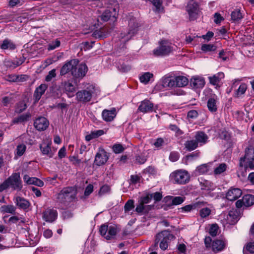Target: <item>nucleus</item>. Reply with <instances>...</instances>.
I'll use <instances>...</instances> for the list:
<instances>
[{"instance_id": "338daca9", "label": "nucleus", "mask_w": 254, "mask_h": 254, "mask_svg": "<svg viewBox=\"0 0 254 254\" xmlns=\"http://www.w3.org/2000/svg\"><path fill=\"white\" fill-rule=\"evenodd\" d=\"M165 143L164 140L163 138L159 137L157 138L155 141L154 142L153 145L156 148H161L162 146L164 145Z\"/></svg>"}, {"instance_id": "37998d69", "label": "nucleus", "mask_w": 254, "mask_h": 254, "mask_svg": "<svg viewBox=\"0 0 254 254\" xmlns=\"http://www.w3.org/2000/svg\"><path fill=\"white\" fill-rule=\"evenodd\" d=\"M27 181L29 185H34L40 187H43L44 184L42 181L35 177H31V179H29Z\"/></svg>"}, {"instance_id": "09e8293b", "label": "nucleus", "mask_w": 254, "mask_h": 254, "mask_svg": "<svg viewBox=\"0 0 254 254\" xmlns=\"http://www.w3.org/2000/svg\"><path fill=\"white\" fill-rule=\"evenodd\" d=\"M118 68L122 72H127L129 71L131 67L128 64H126L124 63H121L120 61L119 62V63L117 64Z\"/></svg>"}, {"instance_id": "8fccbe9b", "label": "nucleus", "mask_w": 254, "mask_h": 254, "mask_svg": "<svg viewBox=\"0 0 254 254\" xmlns=\"http://www.w3.org/2000/svg\"><path fill=\"white\" fill-rule=\"evenodd\" d=\"M143 173L148 174L149 175L154 176L156 174L157 171L154 166H149L143 170Z\"/></svg>"}, {"instance_id": "7ed1b4c3", "label": "nucleus", "mask_w": 254, "mask_h": 254, "mask_svg": "<svg viewBox=\"0 0 254 254\" xmlns=\"http://www.w3.org/2000/svg\"><path fill=\"white\" fill-rule=\"evenodd\" d=\"M170 179L174 183L184 185L190 181V176L187 171L181 170L172 172L170 175Z\"/></svg>"}, {"instance_id": "f03ea898", "label": "nucleus", "mask_w": 254, "mask_h": 254, "mask_svg": "<svg viewBox=\"0 0 254 254\" xmlns=\"http://www.w3.org/2000/svg\"><path fill=\"white\" fill-rule=\"evenodd\" d=\"M77 190L74 187H66L58 193L57 198L62 203L70 202L75 198Z\"/></svg>"}, {"instance_id": "6ab92c4d", "label": "nucleus", "mask_w": 254, "mask_h": 254, "mask_svg": "<svg viewBox=\"0 0 254 254\" xmlns=\"http://www.w3.org/2000/svg\"><path fill=\"white\" fill-rule=\"evenodd\" d=\"M116 11L115 8H111L106 9L101 16V19L103 21H107L111 18L112 20L116 19Z\"/></svg>"}, {"instance_id": "423d86ee", "label": "nucleus", "mask_w": 254, "mask_h": 254, "mask_svg": "<svg viewBox=\"0 0 254 254\" xmlns=\"http://www.w3.org/2000/svg\"><path fill=\"white\" fill-rule=\"evenodd\" d=\"M172 51L171 44L167 40H161L159 46L153 51V53L157 56H163L168 55Z\"/></svg>"}, {"instance_id": "79ce46f5", "label": "nucleus", "mask_w": 254, "mask_h": 254, "mask_svg": "<svg viewBox=\"0 0 254 254\" xmlns=\"http://www.w3.org/2000/svg\"><path fill=\"white\" fill-rule=\"evenodd\" d=\"M117 228L115 226H110L109 227L107 235L105 236L107 240H110L117 234Z\"/></svg>"}, {"instance_id": "4c0bfd02", "label": "nucleus", "mask_w": 254, "mask_h": 254, "mask_svg": "<svg viewBox=\"0 0 254 254\" xmlns=\"http://www.w3.org/2000/svg\"><path fill=\"white\" fill-rule=\"evenodd\" d=\"M153 76V74L149 72L144 73L139 77L140 81L145 84H147L150 79Z\"/></svg>"}, {"instance_id": "20e7f679", "label": "nucleus", "mask_w": 254, "mask_h": 254, "mask_svg": "<svg viewBox=\"0 0 254 254\" xmlns=\"http://www.w3.org/2000/svg\"><path fill=\"white\" fill-rule=\"evenodd\" d=\"M156 235L157 237V241L159 240L160 243L159 247L163 251L167 249L170 242L175 238L174 235L169 230H163Z\"/></svg>"}, {"instance_id": "de8ad7c7", "label": "nucleus", "mask_w": 254, "mask_h": 254, "mask_svg": "<svg viewBox=\"0 0 254 254\" xmlns=\"http://www.w3.org/2000/svg\"><path fill=\"white\" fill-rule=\"evenodd\" d=\"M227 168V165L225 163L220 164L214 170L215 175H219L225 172Z\"/></svg>"}, {"instance_id": "cd10ccee", "label": "nucleus", "mask_w": 254, "mask_h": 254, "mask_svg": "<svg viewBox=\"0 0 254 254\" xmlns=\"http://www.w3.org/2000/svg\"><path fill=\"white\" fill-rule=\"evenodd\" d=\"M161 82L164 88L175 87V77L165 75L162 78Z\"/></svg>"}, {"instance_id": "bb28decb", "label": "nucleus", "mask_w": 254, "mask_h": 254, "mask_svg": "<svg viewBox=\"0 0 254 254\" xmlns=\"http://www.w3.org/2000/svg\"><path fill=\"white\" fill-rule=\"evenodd\" d=\"M194 138L197 144L201 146L206 143L208 137L204 132L198 131L196 132Z\"/></svg>"}, {"instance_id": "39448f33", "label": "nucleus", "mask_w": 254, "mask_h": 254, "mask_svg": "<svg viewBox=\"0 0 254 254\" xmlns=\"http://www.w3.org/2000/svg\"><path fill=\"white\" fill-rule=\"evenodd\" d=\"M129 30L127 34L121 33L120 38L121 42L123 43V48L125 46V43L128 41L132 36L136 33L138 30V23L135 21V19H130L128 22Z\"/></svg>"}, {"instance_id": "b1692460", "label": "nucleus", "mask_w": 254, "mask_h": 254, "mask_svg": "<svg viewBox=\"0 0 254 254\" xmlns=\"http://www.w3.org/2000/svg\"><path fill=\"white\" fill-rule=\"evenodd\" d=\"M0 48L3 50L12 51L16 48L15 44L10 39L6 38L0 42Z\"/></svg>"}, {"instance_id": "0eeeda50", "label": "nucleus", "mask_w": 254, "mask_h": 254, "mask_svg": "<svg viewBox=\"0 0 254 254\" xmlns=\"http://www.w3.org/2000/svg\"><path fill=\"white\" fill-rule=\"evenodd\" d=\"M6 180L9 187L13 190L20 191L22 189L23 186L19 173H13Z\"/></svg>"}, {"instance_id": "a211bd4d", "label": "nucleus", "mask_w": 254, "mask_h": 254, "mask_svg": "<svg viewBox=\"0 0 254 254\" xmlns=\"http://www.w3.org/2000/svg\"><path fill=\"white\" fill-rule=\"evenodd\" d=\"M153 104L149 100L145 99L142 101L138 107V110L143 113L152 112Z\"/></svg>"}, {"instance_id": "774afa93", "label": "nucleus", "mask_w": 254, "mask_h": 254, "mask_svg": "<svg viewBox=\"0 0 254 254\" xmlns=\"http://www.w3.org/2000/svg\"><path fill=\"white\" fill-rule=\"evenodd\" d=\"M109 227L106 224H103L101 226L99 232L100 234L105 238V236L107 235V233L108 231Z\"/></svg>"}, {"instance_id": "412c9836", "label": "nucleus", "mask_w": 254, "mask_h": 254, "mask_svg": "<svg viewBox=\"0 0 254 254\" xmlns=\"http://www.w3.org/2000/svg\"><path fill=\"white\" fill-rule=\"evenodd\" d=\"M48 88V85L46 84H42L39 86L37 87L34 93V102L36 103L41 98V96L44 94L45 91Z\"/></svg>"}, {"instance_id": "c9c22d12", "label": "nucleus", "mask_w": 254, "mask_h": 254, "mask_svg": "<svg viewBox=\"0 0 254 254\" xmlns=\"http://www.w3.org/2000/svg\"><path fill=\"white\" fill-rule=\"evenodd\" d=\"M150 1L155 7V11L158 12H163L162 6L163 0H145Z\"/></svg>"}, {"instance_id": "603ef678", "label": "nucleus", "mask_w": 254, "mask_h": 254, "mask_svg": "<svg viewBox=\"0 0 254 254\" xmlns=\"http://www.w3.org/2000/svg\"><path fill=\"white\" fill-rule=\"evenodd\" d=\"M134 207V201L132 199H129L125 203L124 206V209L125 212H127L130 211Z\"/></svg>"}, {"instance_id": "473e14b6", "label": "nucleus", "mask_w": 254, "mask_h": 254, "mask_svg": "<svg viewBox=\"0 0 254 254\" xmlns=\"http://www.w3.org/2000/svg\"><path fill=\"white\" fill-rule=\"evenodd\" d=\"M217 100L213 98H210L207 102V106L208 110L213 113L217 111V107L216 105Z\"/></svg>"}, {"instance_id": "9b49d317", "label": "nucleus", "mask_w": 254, "mask_h": 254, "mask_svg": "<svg viewBox=\"0 0 254 254\" xmlns=\"http://www.w3.org/2000/svg\"><path fill=\"white\" fill-rule=\"evenodd\" d=\"M78 63L79 61L77 59H72L66 62L61 68L60 75H64L69 71H71L72 74V70L74 69V67L77 66Z\"/></svg>"}, {"instance_id": "e2e57ef3", "label": "nucleus", "mask_w": 254, "mask_h": 254, "mask_svg": "<svg viewBox=\"0 0 254 254\" xmlns=\"http://www.w3.org/2000/svg\"><path fill=\"white\" fill-rule=\"evenodd\" d=\"M110 190V186L107 185H104L100 188L98 194L99 195H102L109 192Z\"/></svg>"}, {"instance_id": "c03bdc74", "label": "nucleus", "mask_w": 254, "mask_h": 254, "mask_svg": "<svg viewBox=\"0 0 254 254\" xmlns=\"http://www.w3.org/2000/svg\"><path fill=\"white\" fill-rule=\"evenodd\" d=\"M64 88L68 97H72V95H70L69 94L75 91V87L71 83L65 82L64 84Z\"/></svg>"}, {"instance_id": "9d476101", "label": "nucleus", "mask_w": 254, "mask_h": 254, "mask_svg": "<svg viewBox=\"0 0 254 254\" xmlns=\"http://www.w3.org/2000/svg\"><path fill=\"white\" fill-rule=\"evenodd\" d=\"M109 159L107 152L102 147L98 148V151L95 155L94 163L97 166L105 164Z\"/></svg>"}, {"instance_id": "a18cd8bd", "label": "nucleus", "mask_w": 254, "mask_h": 254, "mask_svg": "<svg viewBox=\"0 0 254 254\" xmlns=\"http://www.w3.org/2000/svg\"><path fill=\"white\" fill-rule=\"evenodd\" d=\"M201 50L204 52L215 51L216 50V46L214 44H203L201 46Z\"/></svg>"}, {"instance_id": "393cba45", "label": "nucleus", "mask_w": 254, "mask_h": 254, "mask_svg": "<svg viewBox=\"0 0 254 254\" xmlns=\"http://www.w3.org/2000/svg\"><path fill=\"white\" fill-rule=\"evenodd\" d=\"M226 245L225 241L222 240H215L212 243L211 247L212 251L215 253H218L223 251Z\"/></svg>"}, {"instance_id": "f3484780", "label": "nucleus", "mask_w": 254, "mask_h": 254, "mask_svg": "<svg viewBox=\"0 0 254 254\" xmlns=\"http://www.w3.org/2000/svg\"><path fill=\"white\" fill-rule=\"evenodd\" d=\"M185 199V197L182 196H173L168 195L165 196L163 199V202H171V205H177L182 204Z\"/></svg>"}, {"instance_id": "0e129e2a", "label": "nucleus", "mask_w": 254, "mask_h": 254, "mask_svg": "<svg viewBox=\"0 0 254 254\" xmlns=\"http://www.w3.org/2000/svg\"><path fill=\"white\" fill-rule=\"evenodd\" d=\"M60 41L58 40H56L48 45L47 49L48 51L54 50L57 47H59L60 46Z\"/></svg>"}, {"instance_id": "bf43d9fd", "label": "nucleus", "mask_w": 254, "mask_h": 254, "mask_svg": "<svg viewBox=\"0 0 254 254\" xmlns=\"http://www.w3.org/2000/svg\"><path fill=\"white\" fill-rule=\"evenodd\" d=\"M56 71V69H53L50 70L45 77V81L47 82H50L52 80L53 78L55 77L57 75Z\"/></svg>"}, {"instance_id": "2eb2a0df", "label": "nucleus", "mask_w": 254, "mask_h": 254, "mask_svg": "<svg viewBox=\"0 0 254 254\" xmlns=\"http://www.w3.org/2000/svg\"><path fill=\"white\" fill-rule=\"evenodd\" d=\"M242 190L238 188H231L226 193V198L230 201H234L239 198L242 195Z\"/></svg>"}, {"instance_id": "680f3d73", "label": "nucleus", "mask_w": 254, "mask_h": 254, "mask_svg": "<svg viewBox=\"0 0 254 254\" xmlns=\"http://www.w3.org/2000/svg\"><path fill=\"white\" fill-rule=\"evenodd\" d=\"M153 198L152 193H148L144 196L141 197L140 201L144 204L149 203L152 198Z\"/></svg>"}, {"instance_id": "a878e982", "label": "nucleus", "mask_w": 254, "mask_h": 254, "mask_svg": "<svg viewBox=\"0 0 254 254\" xmlns=\"http://www.w3.org/2000/svg\"><path fill=\"white\" fill-rule=\"evenodd\" d=\"M40 149L43 155H46L49 158H52L54 156V152L51 148V143L43 142L39 146Z\"/></svg>"}, {"instance_id": "6e6d98bb", "label": "nucleus", "mask_w": 254, "mask_h": 254, "mask_svg": "<svg viewBox=\"0 0 254 254\" xmlns=\"http://www.w3.org/2000/svg\"><path fill=\"white\" fill-rule=\"evenodd\" d=\"M13 98L11 96L3 97L1 99V103L4 106L7 107L12 104Z\"/></svg>"}, {"instance_id": "864d4df0", "label": "nucleus", "mask_w": 254, "mask_h": 254, "mask_svg": "<svg viewBox=\"0 0 254 254\" xmlns=\"http://www.w3.org/2000/svg\"><path fill=\"white\" fill-rule=\"evenodd\" d=\"M247 85L245 83H242L236 91V97H238L240 95L244 94L245 93Z\"/></svg>"}, {"instance_id": "052dcab7", "label": "nucleus", "mask_w": 254, "mask_h": 254, "mask_svg": "<svg viewBox=\"0 0 254 254\" xmlns=\"http://www.w3.org/2000/svg\"><path fill=\"white\" fill-rule=\"evenodd\" d=\"M147 160V158L143 155H136L135 162L139 164H143Z\"/></svg>"}, {"instance_id": "13d9d810", "label": "nucleus", "mask_w": 254, "mask_h": 254, "mask_svg": "<svg viewBox=\"0 0 254 254\" xmlns=\"http://www.w3.org/2000/svg\"><path fill=\"white\" fill-rule=\"evenodd\" d=\"M26 146L25 145L22 144H19L16 147V154L18 156H22L25 151Z\"/></svg>"}, {"instance_id": "49530a36", "label": "nucleus", "mask_w": 254, "mask_h": 254, "mask_svg": "<svg viewBox=\"0 0 254 254\" xmlns=\"http://www.w3.org/2000/svg\"><path fill=\"white\" fill-rule=\"evenodd\" d=\"M244 254L254 253V242L248 243L243 249Z\"/></svg>"}, {"instance_id": "5701e85b", "label": "nucleus", "mask_w": 254, "mask_h": 254, "mask_svg": "<svg viewBox=\"0 0 254 254\" xmlns=\"http://www.w3.org/2000/svg\"><path fill=\"white\" fill-rule=\"evenodd\" d=\"M204 79L202 77H193L190 79V84L192 88H202L205 85Z\"/></svg>"}, {"instance_id": "4468645a", "label": "nucleus", "mask_w": 254, "mask_h": 254, "mask_svg": "<svg viewBox=\"0 0 254 254\" xmlns=\"http://www.w3.org/2000/svg\"><path fill=\"white\" fill-rule=\"evenodd\" d=\"M49 125L48 120L43 117H40L37 118L34 123V126L39 131H42L46 129Z\"/></svg>"}, {"instance_id": "e433bc0d", "label": "nucleus", "mask_w": 254, "mask_h": 254, "mask_svg": "<svg viewBox=\"0 0 254 254\" xmlns=\"http://www.w3.org/2000/svg\"><path fill=\"white\" fill-rule=\"evenodd\" d=\"M185 147L188 151H192L196 149L198 144L195 139L188 140L185 143Z\"/></svg>"}, {"instance_id": "c85d7f7f", "label": "nucleus", "mask_w": 254, "mask_h": 254, "mask_svg": "<svg viewBox=\"0 0 254 254\" xmlns=\"http://www.w3.org/2000/svg\"><path fill=\"white\" fill-rule=\"evenodd\" d=\"M14 202L17 206L23 210L28 209L30 205V202L27 200L20 196H17L15 198Z\"/></svg>"}, {"instance_id": "5fc2aeb1", "label": "nucleus", "mask_w": 254, "mask_h": 254, "mask_svg": "<svg viewBox=\"0 0 254 254\" xmlns=\"http://www.w3.org/2000/svg\"><path fill=\"white\" fill-rule=\"evenodd\" d=\"M211 213V210L208 207L201 208L199 211V215L202 218H206Z\"/></svg>"}, {"instance_id": "f257e3e1", "label": "nucleus", "mask_w": 254, "mask_h": 254, "mask_svg": "<svg viewBox=\"0 0 254 254\" xmlns=\"http://www.w3.org/2000/svg\"><path fill=\"white\" fill-rule=\"evenodd\" d=\"M245 155L241 157L239 160V164L237 174L238 177L241 175L245 177L247 174V170L248 168L253 169L254 168V147L250 146L246 148L245 151Z\"/></svg>"}, {"instance_id": "a19ab883", "label": "nucleus", "mask_w": 254, "mask_h": 254, "mask_svg": "<svg viewBox=\"0 0 254 254\" xmlns=\"http://www.w3.org/2000/svg\"><path fill=\"white\" fill-rule=\"evenodd\" d=\"M201 189L206 190H213L215 188V186L213 183L209 181H204L203 182L201 183Z\"/></svg>"}, {"instance_id": "72a5a7b5", "label": "nucleus", "mask_w": 254, "mask_h": 254, "mask_svg": "<svg viewBox=\"0 0 254 254\" xmlns=\"http://www.w3.org/2000/svg\"><path fill=\"white\" fill-rule=\"evenodd\" d=\"M16 208L13 205H3L0 208V210L2 213H8L12 214H15Z\"/></svg>"}, {"instance_id": "58836bf2", "label": "nucleus", "mask_w": 254, "mask_h": 254, "mask_svg": "<svg viewBox=\"0 0 254 254\" xmlns=\"http://www.w3.org/2000/svg\"><path fill=\"white\" fill-rule=\"evenodd\" d=\"M209 171V167L207 164H203L198 166L195 170L196 175H200L207 173Z\"/></svg>"}, {"instance_id": "2f4dec72", "label": "nucleus", "mask_w": 254, "mask_h": 254, "mask_svg": "<svg viewBox=\"0 0 254 254\" xmlns=\"http://www.w3.org/2000/svg\"><path fill=\"white\" fill-rule=\"evenodd\" d=\"M224 77V74L222 72L214 74L213 76L209 77L210 83L214 85H218L221 79Z\"/></svg>"}, {"instance_id": "ddd939ff", "label": "nucleus", "mask_w": 254, "mask_h": 254, "mask_svg": "<svg viewBox=\"0 0 254 254\" xmlns=\"http://www.w3.org/2000/svg\"><path fill=\"white\" fill-rule=\"evenodd\" d=\"M58 213L53 208H47L43 213L42 218L46 222H53L57 218Z\"/></svg>"}, {"instance_id": "3c124183", "label": "nucleus", "mask_w": 254, "mask_h": 254, "mask_svg": "<svg viewBox=\"0 0 254 254\" xmlns=\"http://www.w3.org/2000/svg\"><path fill=\"white\" fill-rule=\"evenodd\" d=\"M242 17V15L240 10H234L231 13V18L233 21H239Z\"/></svg>"}, {"instance_id": "c756f323", "label": "nucleus", "mask_w": 254, "mask_h": 254, "mask_svg": "<svg viewBox=\"0 0 254 254\" xmlns=\"http://www.w3.org/2000/svg\"><path fill=\"white\" fill-rule=\"evenodd\" d=\"M175 86L179 87H185L189 83L188 79L184 76H178L175 77Z\"/></svg>"}, {"instance_id": "dca6fc26", "label": "nucleus", "mask_w": 254, "mask_h": 254, "mask_svg": "<svg viewBox=\"0 0 254 254\" xmlns=\"http://www.w3.org/2000/svg\"><path fill=\"white\" fill-rule=\"evenodd\" d=\"M117 111L115 108L111 110L105 109L102 111V116L104 121L107 122L112 121L116 117Z\"/></svg>"}, {"instance_id": "f704fd0d", "label": "nucleus", "mask_w": 254, "mask_h": 254, "mask_svg": "<svg viewBox=\"0 0 254 254\" xmlns=\"http://www.w3.org/2000/svg\"><path fill=\"white\" fill-rule=\"evenodd\" d=\"M244 206L249 207L254 204V195L246 194L243 197Z\"/></svg>"}, {"instance_id": "69168bd1", "label": "nucleus", "mask_w": 254, "mask_h": 254, "mask_svg": "<svg viewBox=\"0 0 254 254\" xmlns=\"http://www.w3.org/2000/svg\"><path fill=\"white\" fill-rule=\"evenodd\" d=\"M217 232L218 226L217 224H212L209 231V234L212 237H215L217 235Z\"/></svg>"}, {"instance_id": "4be33fe9", "label": "nucleus", "mask_w": 254, "mask_h": 254, "mask_svg": "<svg viewBox=\"0 0 254 254\" xmlns=\"http://www.w3.org/2000/svg\"><path fill=\"white\" fill-rule=\"evenodd\" d=\"M240 217V210L237 209H233L229 212L227 218L230 224L234 225L238 221Z\"/></svg>"}, {"instance_id": "1a4fd4ad", "label": "nucleus", "mask_w": 254, "mask_h": 254, "mask_svg": "<svg viewBox=\"0 0 254 254\" xmlns=\"http://www.w3.org/2000/svg\"><path fill=\"white\" fill-rule=\"evenodd\" d=\"M75 95L76 99L78 102L86 103L91 100L92 92L87 89H83L77 92Z\"/></svg>"}, {"instance_id": "4d7b16f0", "label": "nucleus", "mask_w": 254, "mask_h": 254, "mask_svg": "<svg viewBox=\"0 0 254 254\" xmlns=\"http://www.w3.org/2000/svg\"><path fill=\"white\" fill-rule=\"evenodd\" d=\"M113 150L116 154L121 153L123 152L125 148L121 144H115L112 147Z\"/></svg>"}, {"instance_id": "ea45409f", "label": "nucleus", "mask_w": 254, "mask_h": 254, "mask_svg": "<svg viewBox=\"0 0 254 254\" xmlns=\"http://www.w3.org/2000/svg\"><path fill=\"white\" fill-rule=\"evenodd\" d=\"M31 117V115L30 113H26L25 114H22L18 117L16 118H15L13 120L14 123H21L29 120V118Z\"/></svg>"}, {"instance_id": "7c9ffc66", "label": "nucleus", "mask_w": 254, "mask_h": 254, "mask_svg": "<svg viewBox=\"0 0 254 254\" xmlns=\"http://www.w3.org/2000/svg\"><path fill=\"white\" fill-rule=\"evenodd\" d=\"M109 35V31L106 28H101L93 33V36L96 38H104Z\"/></svg>"}, {"instance_id": "f8f14e48", "label": "nucleus", "mask_w": 254, "mask_h": 254, "mask_svg": "<svg viewBox=\"0 0 254 254\" xmlns=\"http://www.w3.org/2000/svg\"><path fill=\"white\" fill-rule=\"evenodd\" d=\"M72 70V75L75 78H82L85 75L88 70L87 66L85 64H78L77 66L74 67Z\"/></svg>"}, {"instance_id": "aec40b11", "label": "nucleus", "mask_w": 254, "mask_h": 254, "mask_svg": "<svg viewBox=\"0 0 254 254\" xmlns=\"http://www.w3.org/2000/svg\"><path fill=\"white\" fill-rule=\"evenodd\" d=\"M206 204V202L203 201H199L191 204L187 205L184 207L179 208V209H181L182 212H190L191 210L193 209L200 208L203 206H204Z\"/></svg>"}, {"instance_id": "6e6552de", "label": "nucleus", "mask_w": 254, "mask_h": 254, "mask_svg": "<svg viewBox=\"0 0 254 254\" xmlns=\"http://www.w3.org/2000/svg\"><path fill=\"white\" fill-rule=\"evenodd\" d=\"M186 10L189 14L190 21H193L196 19L199 12L198 3L194 0H190L186 6Z\"/></svg>"}]
</instances>
